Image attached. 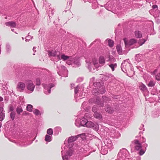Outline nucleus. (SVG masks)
I'll return each mask as SVG.
<instances>
[{
	"instance_id": "nucleus-17",
	"label": "nucleus",
	"mask_w": 160,
	"mask_h": 160,
	"mask_svg": "<svg viewBox=\"0 0 160 160\" xmlns=\"http://www.w3.org/2000/svg\"><path fill=\"white\" fill-rule=\"evenodd\" d=\"M94 116L95 118L98 119L101 118L102 117V115L100 113L95 112L94 114Z\"/></svg>"
},
{
	"instance_id": "nucleus-13",
	"label": "nucleus",
	"mask_w": 160,
	"mask_h": 160,
	"mask_svg": "<svg viewBox=\"0 0 160 160\" xmlns=\"http://www.w3.org/2000/svg\"><path fill=\"white\" fill-rule=\"evenodd\" d=\"M87 120L84 118L82 119L80 121V125L82 126H86Z\"/></svg>"
},
{
	"instance_id": "nucleus-5",
	"label": "nucleus",
	"mask_w": 160,
	"mask_h": 160,
	"mask_svg": "<svg viewBox=\"0 0 160 160\" xmlns=\"http://www.w3.org/2000/svg\"><path fill=\"white\" fill-rule=\"evenodd\" d=\"M134 143L135 145L134 147L135 149L137 150H139L142 148L141 144L138 140H135L134 141Z\"/></svg>"
},
{
	"instance_id": "nucleus-12",
	"label": "nucleus",
	"mask_w": 160,
	"mask_h": 160,
	"mask_svg": "<svg viewBox=\"0 0 160 160\" xmlns=\"http://www.w3.org/2000/svg\"><path fill=\"white\" fill-rule=\"evenodd\" d=\"M95 124L91 121H88L86 123V126L88 128H92L94 127Z\"/></svg>"
},
{
	"instance_id": "nucleus-2",
	"label": "nucleus",
	"mask_w": 160,
	"mask_h": 160,
	"mask_svg": "<svg viewBox=\"0 0 160 160\" xmlns=\"http://www.w3.org/2000/svg\"><path fill=\"white\" fill-rule=\"evenodd\" d=\"M25 88V85L22 82H18L17 86V91L21 92H22Z\"/></svg>"
},
{
	"instance_id": "nucleus-29",
	"label": "nucleus",
	"mask_w": 160,
	"mask_h": 160,
	"mask_svg": "<svg viewBox=\"0 0 160 160\" xmlns=\"http://www.w3.org/2000/svg\"><path fill=\"white\" fill-rule=\"evenodd\" d=\"M102 98L104 101H105V102H107V101H109L110 100L109 98L106 97V96H103L102 97Z\"/></svg>"
},
{
	"instance_id": "nucleus-35",
	"label": "nucleus",
	"mask_w": 160,
	"mask_h": 160,
	"mask_svg": "<svg viewBox=\"0 0 160 160\" xmlns=\"http://www.w3.org/2000/svg\"><path fill=\"white\" fill-rule=\"evenodd\" d=\"M93 63L94 64V65L95 66V67H98V66H97V65L98 64V63H96L94 61V60H93Z\"/></svg>"
},
{
	"instance_id": "nucleus-6",
	"label": "nucleus",
	"mask_w": 160,
	"mask_h": 160,
	"mask_svg": "<svg viewBox=\"0 0 160 160\" xmlns=\"http://www.w3.org/2000/svg\"><path fill=\"white\" fill-rule=\"evenodd\" d=\"M3 108H2L0 107V121H2L5 116V114L4 112Z\"/></svg>"
},
{
	"instance_id": "nucleus-47",
	"label": "nucleus",
	"mask_w": 160,
	"mask_h": 160,
	"mask_svg": "<svg viewBox=\"0 0 160 160\" xmlns=\"http://www.w3.org/2000/svg\"><path fill=\"white\" fill-rule=\"evenodd\" d=\"M98 104H100V105H101V104H100V103H98Z\"/></svg>"
},
{
	"instance_id": "nucleus-40",
	"label": "nucleus",
	"mask_w": 160,
	"mask_h": 160,
	"mask_svg": "<svg viewBox=\"0 0 160 160\" xmlns=\"http://www.w3.org/2000/svg\"><path fill=\"white\" fill-rule=\"evenodd\" d=\"M109 60H110V59H111V58H113V57L112 56V57H111V56H109Z\"/></svg>"
},
{
	"instance_id": "nucleus-46",
	"label": "nucleus",
	"mask_w": 160,
	"mask_h": 160,
	"mask_svg": "<svg viewBox=\"0 0 160 160\" xmlns=\"http://www.w3.org/2000/svg\"><path fill=\"white\" fill-rule=\"evenodd\" d=\"M62 158L63 160H65L64 159V156H62Z\"/></svg>"
},
{
	"instance_id": "nucleus-41",
	"label": "nucleus",
	"mask_w": 160,
	"mask_h": 160,
	"mask_svg": "<svg viewBox=\"0 0 160 160\" xmlns=\"http://www.w3.org/2000/svg\"><path fill=\"white\" fill-rule=\"evenodd\" d=\"M51 89L50 88V89L48 90V92L49 93H50V92H51Z\"/></svg>"
},
{
	"instance_id": "nucleus-26",
	"label": "nucleus",
	"mask_w": 160,
	"mask_h": 160,
	"mask_svg": "<svg viewBox=\"0 0 160 160\" xmlns=\"http://www.w3.org/2000/svg\"><path fill=\"white\" fill-rule=\"evenodd\" d=\"M53 133V131L52 129V128H49L48 129L47 131V133L49 135H52V134Z\"/></svg>"
},
{
	"instance_id": "nucleus-19",
	"label": "nucleus",
	"mask_w": 160,
	"mask_h": 160,
	"mask_svg": "<svg viewBox=\"0 0 160 160\" xmlns=\"http://www.w3.org/2000/svg\"><path fill=\"white\" fill-rule=\"evenodd\" d=\"M32 106L31 104L28 105L27 107V110L30 112L32 111Z\"/></svg>"
},
{
	"instance_id": "nucleus-23",
	"label": "nucleus",
	"mask_w": 160,
	"mask_h": 160,
	"mask_svg": "<svg viewBox=\"0 0 160 160\" xmlns=\"http://www.w3.org/2000/svg\"><path fill=\"white\" fill-rule=\"evenodd\" d=\"M146 41V40L144 39H141L139 41L138 43L140 44V46H141Z\"/></svg>"
},
{
	"instance_id": "nucleus-18",
	"label": "nucleus",
	"mask_w": 160,
	"mask_h": 160,
	"mask_svg": "<svg viewBox=\"0 0 160 160\" xmlns=\"http://www.w3.org/2000/svg\"><path fill=\"white\" fill-rule=\"evenodd\" d=\"M139 88L142 91H145L146 90L147 88L145 85L142 84L139 86Z\"/></svg>"
},
{
	"instance_id": "nucleus-15",
	"label": "nucleus",
	"mask_w": 160,
	"mask_h": 160,
	"mask_svg": "<svg viewBox=\"0 0 160 160\" xmlns=\"http://www.w3.org/2000/svg\"><path fill=\"white\" fill-rule=\"evenodd\" d=\"M105 109L106 112L109 113H112L113 111V109L111 107H109L108 105H107L106 106V108Z\"/></svg>"
},
{
	"instance_id": "nucleus-14",
	"label": "nucleus",
	"mask_w": 160,
	"mask_h": 160,
	"mask_svg": "<svg viewBox=\"0 0 160 160\" xmlns=\"http://www.w3.org/2000/svg\"><path fill=\"white\" fill-rule=\"evenodd\" d=\"M117 51L120 55L122 53V49L121 46L119 45H117L116 47Z\"/></svg>"
},
{
	"instance_id": "nucleus-7",
	"label": "nucleus",
	"mask_w": 160,
	"mask_h": 160,
	"mask_svg": "<svg viewBox=\"0 0 160 160\" xmlns=\"http://www.w3.org/2000/svg\"><path fill=\"white\" fill-rule=\"evenodd\" d=\"M5 25L11 28H15L16 26V23L13 21H9L5 23Z\"/></svg>"
},
{
	"instance_id": "nucleus-38",
	"label": "nucleus",
	"mask_w": 160,
	"mask_h": 160,
	"mask_svg": "<svg viewBox=\"0 0 160 160\" xmlns=\"http://www.w3.org/2000/svg\"><path fill=\"white\" fill-rule=\"evenodd\" d=\"M96 110V108L95 107H93L92 108V111L93 112H95Z\"/></svg>"
},
{
	"instance_id": "nucleus-27",
	"label": "nucleus",
	"mask_w": 160,
	"mask_h": 160,
	"mask_svg": "<svg viewBox=\"0 0 160 160\" xmlns=\"http://www.w3.org/2000/svg\"><path fill=\"white\" fill-rule=\"evenodd\" d=\"M16 111L18 114H19L22 112V110L21 108H17Z\"/></svg>"
},
{
	"instance_id": "nucleus-39",
	"label": "nucleus",
	"mask_w": 160,
	"mask_h": 160,
	"mask_svg": "<svg viewBox=\"0 0 160 160\" xmlns=\"http://www.w3.org/2000/svg\"><path fill=\"white\" fill-rule=\"evenodd\" d=\"M3 100V98L1 97H0V102L2 101Z\"/></svg>"
},
{
	"instance_id": "nucleus-32",
	"label": "nucleus",
	"mask_w": 160,
	"mask_h": 160,
	"mask_svg": "<svg viewBox=\"0 0 160 160\" xmlns=\"http://www.w3.org/2000/svg\"><path fill=\"white\" fill-rule=\"evenodd\" d=\"M105 88H101V89H100L99 90V91L100 93L102 94V93L105 92Z\"/></svg>"
},
{
	"instance_id": "nucleus-8",
	"label": "nucleus",
	"mask_w": 160,
	"mask_h": 160,
	"mask_svg": "<svg viewBox=\"0 0 160 160\" xmlns=\"http://www.w3.org/2000/svg\"><path fill=\"white\" fill-rule=\"evenodd\" d=\"M134 33L135 37L137 38H140L142 36V33L140 31H135V32Z\"/></svg>"
},
{
	"instance_id": "nucleus-9",
	"label": "nucleus",
	"mask_w": 160,
	"mask_h": 160,
	"mask_svg": "<svg viewBox=\"0 0 160 160\" xmlns=\"http://www.w3.org/2000/svg\"><path fill=\"white\" fill-rule=\"evenodd\" d=\"M61 58L62 59L63 61H65L69 59H71L72 57L71 56H66L64 54H62L61 55Z\"/></svg>"
},
{
	"instance_id": "nucleus-30",
	"label": "nucleus",
	"mask_w": 160,
	"mask_h": 160,
	"mask_svg": "<svg viewBox=\"0 0 160 160\" xmlns=\"http://www.w3.org/2000/svg\"><path fill=\"white\" fill-rule=\"evenodd\" d=\"M140 151L139 152V154L140 155H142L145 152V151L142 149H140Z\"/></svg>"
},
{
	"instance_id": "nucleus-3",
	"label": "nucleus",
	"mask_w": 160,
	"mask_h": 160,
	"mask_svg": "<svg viewBox=\"0 0 160 160\" xmlns=\"http://www.w3.org/2000/svg\"><path fill=\"white\" fill-rule=\"evenodd\" d=\"M27 85V89L32 92L34 91L35 87L33 82L31 81H29Z\"/></svg>"
},
{
	"instance_id": "nucleus-48",
	"label": "nucleus",
	"mask_w": 160,
	"mask_h": 160,
	"mask_svg": "<svg viewBox=\"0 0 160 160\" xmlns=\"http://www.w3.org/2000/svg\"><path fill=\"white\" fill-rule=\"evenodd\" d=\"M138 55H137L136 56H137Z\"/></svg>"
},
{
	"instance_id": "nucleus-44",
	"label": "nucleus",
	"mask_w": 160,
	"mask_h": 160,
	"mask_svg": "<svg viewBox=\"0 0 160 160\" xmlns=\"http://www.w3.org/2000/svg\"><path fill=\"white\" fill-rule=\"evenodd\" d=\"M2 126V123L1 122H0V128Z\"/></svg>"
},
{
	"instance_id": "nucleus-28",
	"label": "nucleus",
	"mask_w": 160,
	"mask_h": 160,
	"mask_svg": "<svg viewBox=\"0 0 160 160\" xmlns=\"http://www.w3.org/2000/svg\"><path fill=\"white\" fill-rule=\"evenodd\" d=\"M41 84L40 80L39 78H37L36 79V85H40Z\"/></svg>"
},
{
	"instance_id": "nucleus-36",
	"label": "nucleus",
	"mask_w": 160,
	"mask_h": 160,
	"mask_svg": "<svg viewBox=\"0 0 160 160\" xmlns=\"http://www.w3.org/2000/svg\"><path fill=\"white\" fill-rule=\"evenodd\" d=\"M152 8L153 9H155L156 8H157L158 7V6L157 5H153L152 6Z\"/></svg>"
},
{
	"instance_id": "nucleus-10",
	"label": "nucleus",
	"mask_w": 160,
	"mask_h": 160,
	"mask_svg": "<svg viewBox=\"0 0 160 160\" xmlns=\"http://www.w3.org/2000/svg\"><path fill=\"white\" fill-rule=\"evenodd\" d=\"M78 137L76 136H72L70 137H69L68 139V142H71L74 141H75L76 140Z\"/></svg>"
},
{
	"instance_id": "nucleus-33",
	"label": "nucleus",
	"mask_w": 160,
	"mask_h": 160,
	"mask_svg": "<svg viewBox=\"0 0 160 160\" xmlns=\"http://www.w3.org/2000/svg\"><path fill=\"white\" fill-rule=\"evenodd\" d=\"M9 110L10 111L12 112H13V111L14 110V108L12 105H11L10 106Z\"/></svg>"
},
{
	"instance_id": "nucleus-21",
	"label": "nucleus",
	"mask_w": 160,
	"mask_h": 160,
	"mask_svg": "<svg viewBox=\"0 0 160 160\" xmlns=\"http://www.w3.org/2000/svg\"><path fill=\"white\" fill-rule=\"evenodd\" d=\"M155 82L152 81H151L149 82L148 86L149 87H152L155 84Z\"/></svg>"
},
{
	"instance_id": "nucleus-45",
	"label": "nucleus",
	"mask_w": 160,
	"mask_h": 160,
	"mask_svg": "<svg viewBox=\"0 0 160 160\" xmlns=\"http://www.w3.org/2000/svg\"><path fill=\"white\" fill-rule=\"evenodd\" d=\"M103 105H104L102 103L101 105V106H103Z\"/></svg>"
},
{
	"instance_id": "nucleus-43",
	"label": "nucleus",
	"mask_w": 160,
	"mask_h": 160,
	"mask_svg": "<svg viewBox=\"0 0 160 160\" xmlns=\"http://www.w3.org/2000/svg\"><path fill=\"white\" fill-rule=\"evenodd\" d=\"M115 51H113V52H112V54H113H113H115Z\"/></svg>"
},
{
	"instance_id": "nucleus-4",
	"label": "nucleus",
	"mask_w": 160,
	"mask_h": 160,
	"mask_svg": "<svg viewBox=\"0 0 160 160\" xmlns=\"http://www.w3.org/2000/svg\"><path fill=\"white\" fill-rule=\"evenodd\" d=\"M48 55L49 57L56 56L58 60H59L60 59V56L59 55H57V52L55 51L52 50V51H48Z\"/></svg>"
},
{
	"instance_id": "nucleus-20",
	"label": "nucleus",
	"mask_w": 160,
	"mask_h": 160,
	"mask_svg": "<svg viewBox=\"0 0 160 160\" xmlns=\"http://www.w3.org/2000/svg\"><path fill=\"white\" fill-rule=\"evenodd\" d=\"M15 114L16 113L14 112H12L10 114V117L12 120H13L14 119Z\"/></svg>"
},
{
	"instance_id": "nucleus-25",
	"label": "nucleus",
	"mask_w": 160,
	"mask_h": 160,
	"mask_svg": "<svg viewBox=\"0 0 160 160\" xmlns=\"http://www.w3.org/2000/svg\"><path fill=\"white\" fill-rule=\"evenodd\" d=\"M109 66L111 68L112 71L114 70V68L117 67V64L115 63L114 64H111L109 65Z\"/></svg>"
},
{
	"instance_id": "nucleus-31",
	"label": "nucleus",
	"mask_w": 160,
	"mask_h": 160,
	"mask_svg": "<svg viewBox=\"0 0 160 160\" xmlns=\"http://www.w3.org/2000/svg\"><path fill=\"white\" fill-rule=\"evenodd\" d=\"M156 79L158 81H159L160 80V73H158L156 76Z\"/></svg>"
},
{
	"instance_id": "nucleus-37",
	"label": "nucleus",
	"mask_w": 160,
	"mask_h": 160,
	"mask_svg": "<svg viewBox=\"0 0 160 160\" xmlns=\"http://www.w3.org/2000/svg\"><path fill=\"white\" fill-rule=\"evenodd\" d=\"M49 85L50 86V88H52L54 86V84H52V83H51L49 84Z\"/></svg>"
},
{
	"instance_id": "nucleus-16",
	"label": "nucleus",
	"mask_w": 160,
	"mask_h": 160,
	"mask_svg": "<svg viewBox=\"0 0 160 160\" xmlns=\"http://www.w3.org/2000/svg\"><path fill=\"white\" fill-rule=\"evenodd\" d=\"M99 63L101 64H103L105 63V60L104 58L102 56H101L99 58Z\"/></svg>"
},
{
	"instance_id": "nucleus-1",
	"label": "nucleus",
	"mask_w": 160,
	"mask_h": 160,
	"mask_svg": "<svg viewBox=\"0 0 160 160\" xmlns=\"http://www.w3.org/2000/svg\"><path fill=\"white\" fill-rule=\"evenodd\" d=\"M124 41L125 46L126 47H129L131 46L136 43L137 40L134 38L130 39L129 40H128L126 38L123 39Z\"/></svg>"
},
{
	"instance_id": "nucleus-22",
	"label": "nucleus",
	"mask_w": 160,
	"mask_h": 160,
	"mask_svg": "<svg viewBox=\"0 0 160 160\" xmlns=\"http://www.w3.org/2000/svg\"><path fill=\"white\" fill-rule=\"evenodd\" d=\"M45 140L47 142H50L51 140V137L48 135H46L45 136Z\"/></svg>"
},
{
	"instance_id": "nucleus-34",
	"label": "nucleus",
	"mask_w": 160,
	"mask_h": 160,
	"mask_svg": "<svg viewBox=\"0 0 160 160\" xmlns=\"http://www.w3.org/2000/svg\"><path fill=\"white\" fill-rule=\"evenodd\" d=\"M78 88H75L74 90L75 93L76 94L78 92Z\"/></svg>"
},
{
	"instance_id": "nucleus-42",
	"label": "nucleus",
	"mask_w": 160,
	"mask_h": 160,
	"mask_svg": "<svg viewBox=\"0 0 160 160\" xmlns=\"http://www.w3.org/2000/svg\"><path fill=\"white\" fill-rule=\"evenodd\" d=\"M42 85L43 86V87H44V88H45L46 87V86H47V85H44V84H42Z\"/></svg>"
},
{
	"instance_id": "nucleus-24",
	"label": "nucleus",
	"mask_w": 160,
	"mask_h": 160,
	"mask_svg": "<svg viewBox=\"0 0 160 160\" xmlns=\"http://www.w3.org/2000/svg\"><path fill=\"white\" fill-rule=\"evenodd\" d=\"M33 113L36 115L40 114V111L37 109H35L33 111Z\"/></svg>"
},
{
	"instance_id": "nucleus-11",
	"label": "nucleus",
	"mask_w": 160,
	"mask_h": 160,
	"mask_svg": "<svg viewBox=\"0 0 160 160\" xmlns=\"http://www.w3.org/2000/svg\"><path fill=\"white\" fill-rule=\"evenodd\" d=\"M106 41H107L108 43V45L110 47H112L114 45V41L110 39H107L106 40Z\"/></svg>"
}]
</instances>
